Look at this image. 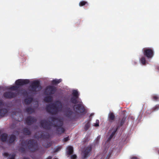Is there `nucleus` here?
Wrapping results in <instances>:
<instances>
[{
  "label": "nucleus",
  "instance_id": "nucleus-1",
  "mask_svg": "<svg viewBox=\"0 0 159 159\" xmlns=\"http://www.w3.org/2000/svg\"><path fill=\"white\" fill-rule=\"evenodd\" d=\"M51 120L52 122L45 120H41L40 121L41 126L46 130H50L53 125L56 128L57 134H61L65 132V129L63 127V122L61 119L55 117H51Z\"/></svg>",
  "mask_w": 159,
  "mask_h": 159
},
{
  "label": "nucleus",
  "instance_id": "nucleus-2",
  "mask_svg": "<svg viewBox=\"0 0 159 159\" xmlns=\"http://www.w3.org/2000/svg\"><path fill=\"white\" fill-rule=\"evenodd\" d=\"M62 108V104L61 102L59 100L47 105L46 107L47 111L53 115L56 114L58 112L61 111Z\"/></svg>",
  "mask_w": 159,
  "mask_h": 159
},
{
  "label": "nucleus",
  "instance_id": "nucleus-3",
  "mask_svg": "<svg viewBox=\"0 0 159 159\" xmlns=\"http://www.w3.org/2000/svg\"><path fill=\"white\" fill-rule=\"evenodd\" d=\"M23 146H27L30 152H33L38 149V145L36 142L33 139H30L23 142Z\"/></svg>",
  "mask_w": 159,
  "mask_h": 159
},
{
  "label": "nucleus",
  "instance_id": "nucleus-4",
  "mask_svg": "<svg viewBox=\"0 0 159 159\" xmlns=\"http://www.w3.org/2000/svg\"><path fill=\"white\" fill-rule=\"evenodd\" d=\"M30 87V91L34 93L39 91L42 89L40 82L38 81H33Z\"/></svg>",
  "mask_w": 159,
  "mask_h": 159
},
{
  "label": "nucleus",
  "instance_id": "nucleus-5",
  "mask_svg": "<svg viewBox=\"0 0 159 159\" xmlns=\"http://www.w3.org/2000/svg\"><path fill=\"white\" fill-rule=\"evenodd\" d=\"M144 55L148 58H151L154 55V51L153 49L150 48H145L143 49Z\"/></svg>",
  "mask_w": 159,
  "mask_h": 159
},
{
  "label": "nucleus",
  "instance_id": "nucleus-6",
  "mask_svg": "<svg viewBox=\"0 0 159 159\" xmlns=\"http://www.w3.org/2000/svg\"><path fill=\"white\" fill-rule=\"evenodd\" d=\"M72 96L70 99V102L73 104H76L79 102V94L76 90H73L72 93Z\"/></svg>",
  "mask_w": 159,
  "mask_h": 159
},
{
  "label": "nucleus",
  "instance_id": "nucleus-7",
  "mask_svg": "<svg viewBox=\"0 0 159 159\" xmlns=\"http://www.w3.org/2000/svg\"><path fill=\"white\" fill-rule=\"evenodd\" d=\"M92 149V147L91 145H89L84 149L82 152L83 159H86L90 156Z\"/></svg>",
  "mask_w": 159,
  "mask_h": 159
},
{
  "label": "nucleus",
  "instance_id": "nucleus-8",
  "mask_svg": "<svg viewBox=\"0 0 159 159\" xmlns=\"http://www.w3.org/2000/svg\"><path fill=\"white\" fill-rule=\"evenodd\" d=\"M66 116L70 120H75L77 119V114L70 110H68L65 112Z\"/></svg>",
  "mask_w": 159,
  "mask_h": 159
},
{
  "label": "nucleus",
  "instance_id": "nucleus-9",
  "mask_svg": "<svg viewBox=\"0 0 159 159\" xmlns=\"http://www.w3.org/2000/svg\"><path fill=\"white\" fill-rule=\"evenodd\" d=\"M57 90L56 87L49 85L47 86L45 90V93L47 95H51L55 93Z\"/></svg>",
  "mask_w": 159,
  "mask_h": 159
},
{
  "label": "nucleus",
  "instance_id": "nucleus-10",
  "mask_svg": "<svg viewBox=\"0 0 159 159\" xmlns=\"http://www.w3.org/2000/svg\"><path fill=\"white\" fill-rule=\"evenodd\" d=\"M17 93L11 91H8L5 92L3 94V97L6 98L11 99L16 97Z\"/></svg>",
  "mask_w": 159,
  "mask_h": 159
},
{
  "label": "nucleus",
  "instance_id": "nucleus-11",
  "mask_svg": "<svg viewBox=\"0 0 159 159\" xmlns=\"http://www.w3.org/2000/svg\"><path fill=\"white\" fill-rule=\"evenodd\" d=\"M73 108L80 113H85V109L84 106L81 104L75 105L73 106Z\"/></svg>",
  "mask_w": 159,
  "mask_h": 159
},
{
  "label": "nucleus",
  "instance_id": "nucleus-12",
  "mask_svg": "<svg viewBox=\"0 0 159 159\" xmlns=\"http://www.w3.org/2000/svg\"><path fill=\"white\" fill-rule=\"evenodd\" d=\"M30 80L28 79H20L17 80L15 82V84L17 86H22L29 83Z\"/></svg>",
  "mask_w": 159,
  "mask_h": 159
},
{
  "label": "nucleus",
  "instance_id": "nucleus-13",
  "mask_svg": "<svg viewBox=\"0 0 159 159\" xmlns=\"http://www.w3.org/2000/svg\"><path fill=\"white\" fill-rule=\"evenodd\" d=\"M37 121L36 119L33 116H29L25 119L26 124L28 125H31Z\"/></svg>",
  "mask_w": 159,
  "mask_h": 159
},
{
  "label": "nucleus",
  "instance_id": "nucleus-14",
  "mask_svg": "<svg viewBox=\"0 0 159 159\" xmlns=\"http://www.w3.org/2000/svg\"><path fill=\"white\" fill-rule=\"evenodd\" d=\"M16 139V136L13 134H11L8 137L7 142L8 144H11L15 142Z\"/></svg>",
  "mask_w": 159,
  "mask_h": 159
},
{
  "label": "nucleus",
  "instance_id": "nucleus-15",
  "mask_svg": "<svg viewBox=\"0 0 159 159\" xmlns=\"http://www.w3.org/2000/svg\"><path fill=\"white\" fill-rule=\"evenodd\" d=\"M115 119V116L113 112L109 113L108 116V120L110 123L113 122Z\"/></svg>",
  "mask_w": 159,
  "mask_h": 159
},
{
  "label": "nucleus",
  "instance_id": "nucleus-16",
  "mask_svg": "<svg viewBox=\"0 0 159 159\" xmlns=\"http://www.w3.org/2000/svg\"><path fill=\"white\" fill-rule=\"evenodd\" d=\"M8 136V134L5 133L2 134L0 136V138L1 141L3 142H7Z\"/></svg>",
  "mask_w": 159,
  "mask_h": 159
},
{
  "label": "nucleus",
  "instance_id": "nucleus-17",
  "mask_svg": "<svg viewBox=\"0 0 159 159\" xmlns=\"http://www.w3.org/2000/svg\"><path fill=\"white\" fill-rule=\"evenodd\" d=\"M40 137L43 139H48L50 137V135L48 133L43 132L42 133Z\"/></svg>",
  "mask_w": 159,
  "mask_h": 159
},
{
  "label": "nucleus",
  "instance_id": "nucleus-18",
  "mask_svg": "<svg viewBox=\"0 0 159 159\" xmlns=\"http://www.w3.org/2000/svg\"><path fill=\"white\" fill-rule=\"evenodd\" d=\"M24 134L25 135H30L31 134L30 131L28 128H24L23 130Z\"/></svg>",
  "mask_w": 159,
  "mask_h": 159
},
{
  "label": "nucleus",
  "instance_id": "nucleus-19",
  "mask_svg": "<svg viewBox=\"0 0 159 159\" xmlns=\"http://www.w3.org/2000/svg\"><path fill=\"white\" fill-rule=\"evenodd\" d=\"M119 128V126L117 125L116 126V127L115 128V129H114V130L112 132L111 134L110 135V137H109V138H108L109 140H110L115 135L118 129Z\"/></svg>",
  "mask_w": 159,
  "mask_h": 159
},
{
  "label": "nucleus",
  "instance_id": "nucleus-20",
  "mask_svg": "<svg viewBox=\"0 0 159 159\" xmlns=\"http://www.w3.org/2000/svg\"><path fill=\"white\" fill-rule=\"evenodd\" d=\"M52 100V97L50 95L45 97L44 99V101L46 102H51Z\"/></svg>",
  "mask_w": 159,
  "mask_h": 159
},
{
  "label": "nucleus",
  "instance_id": "nucleus-21",
  "mask_svg": "<svg viewBox=\"0 0 159 159\" xmlns=\"http://www.w3.org/2000/svg\"><path fill=\"white\" fill-rule=\"evenodd\" d=\"M33 98L32 97H28L25 98L24 100V102L25 104L26 105H28L32 101Z\"/></svg>",
  "mask_w": 159,
  "mask_h": 159
},
{
  "label": "nucleus",
  "instance_id": "nucleus-22",
  "mask_svg": "<svg viewBox=\"0 0 159 159\" xmlns=\"http://www.w3.org/2000/svg\"><path fill=\"white\" fill-rule=\"evenodd\" d=\"M126 117L125 116V115H124L122 119H121L119 121V128L123 125L126 119Z\"/></svg>",
  "mask_w": 159,
  "mask_h": 159
},
{
  "label": "nucleus",
  "instance_id": "nucleus-23",
  "mask_svg": "<svg viewBox=\"0 0 159 159\" xmlns=\"http://www.w3.org/2000/svg\"><path fill=\"white\" fill-rule=\"evenodd\" d=\"M73 152V148L72 147L69 146L67 148V153L68 155L72 154Z\"/></svg>",
  "mask_w": 159,
  "mask_h": 159
},
{
  "label": "nucleus",
  "instance_id": "nucleus-24",
  "mask_svg": "<svg viewBox=\"0 0 159 159\" xmlns=\"http://www.w3.org/2000/svg\"><path fill=\"white\" fill-rule=\"evenodd\" d=\"M25 111L28 114H31L34 112V109L30 107L25 109Z\"/></svg>",
  "mask_w": 159,
  "mask_h": 159
},
{
  "label": "nucleus",
  "instance_id": "nucleus-25",
  "mask_svg": "<svg viewBox=\"0 0 159 159\" xmlns=\"http://www.w3.org/2000/svg\"><path fill=\"white\" fill-rule=\"evenodd\" d=\"M7 109L6 108L0 109V116H4L7 113Z\"/></svg>",
  "mask_w": 159,
  "mask_h": 159
},
{
  "label": "nucleus",
  "instance_id": "nucleus-26",
  "mask_svg": "<svg viewBox=\"0 0 159 159\" xmlns=\"http://www.w3.org/2000/svg\"><path fill=\"white\" fill-rule=\"evenodd\" d=\"M90 127V123L89 120H88L84 126V129L85 131H87Z\"/></svg>",
  "mask_w": 159,
  "mask_h": 159
},
{
  "label": "nucleus",
  "instance_id": "nucleus-27",
  "mask_svg": "<svg viewBox=\"0 0 159 159\" xmlns=\"http://www.w3.org/2000/svg\"><path fill=\"white\" fill-rule=\"evenodd\" d=\"M61 81V79H55L52 81L51 83L53 85H56L60 83Z\"/></svg>",
  "mask_w": 159,
  "mask_h": 159
},
{
  "label": "nucleus",
  "instance_id": "nucleus-28",
  "mask_svg": "<svg viewBox=\"0 0 159 159\" xmlns=\"http://www.w3.org/2000/svg\"><path fill=\"white\" fill-rule=\"evenodd\" d=\"M79 5L80 7H82V6H84L85 5H88V4L87 2L85 1H80V3H79Z\"/></svg>",
  "mask_w": 159,
  "mask_h": 159
},
{
  "label": "nucleus",
  "instance_id": "nucleus-29",
  "mask_svg": "<svg viewBox=\"0 0 159 159\" xmlns=\"http://www.w3.org/2000/svg\"><path fill=\"white\" fill-rule=\"evenodd\" d=\"M140 61L143 65H144L145 64L146 61L144 57H142L140 59Z\"/></svg>",
  "mask_w": 159,
  "mask_h": 159
},
{
  "label": "nucleus",
  "instance_id": "nucleus-30",
  "mask_svg": "<svg viewBox=\"0 0 159 159\" xmlns=\"http://www.w3.org/2000/svg\"><path fill=\"white\" fill-rule=\"evenodd\" d=\"M18 87L17 86H13L11 87L10 88L12 90L16 91L17 90Z\"/></svg>",
  "mask_w": 159,
  "mask_h": 159
},
{
  "label": "nucleus",
  "instance_id": "nucleus-31",
  "mask_svg": "<svg viewBox=\"0 0 159 159\" xmlns=\"http://www.w3.org/2000/svg\"><path fill=\"white\" fill-rule=\"evenodd\" d=\"M52 145V143L50 142H47L46 144H45L44 147L46 148L50 147Z\"/></svg>",
  "mask_w": 159,
  "mask_h": 159
},
{
  "label": "nucleus",
  "instance_id": "nucleus-32",
  "mask_svg": "<svg viewBox=\"0 0 159 159\" xmlns=\"http://www.w3.org/2000/svg\"><path fill=\"white\" fill-rule=\"evenodd\" d=\"M10 156H11V157L9 158V159H15L16 156L15 154L13 153L11 154H10Z\"/></svg>",
  "mask_w": 159,
  "mask_h": 159
},
{
  "label": "nucleus",
  "instance_id": "nucleus-33",
  "mask_svg": "<svg viewBox=\"0 0 159 159\" xmlns=\"http://www.w3.org/2000/svg\"><path fill=\"white\" fill-rule=\"evenodd\" d=\"M159 109V105H157L152 108V109L153 111H156L157 110Z\"/></svg>",
  "mask_w": 159,
  "mask_h": 159
},
{
  "label": "nucleus",
  "instance_id": "nucleus-34",
  "mask_svg": "<svg viewBox=\"0 0 159 159\" xmlns=\"http://www.w3.org/2000/svg\"><path fill=\"white\" fill-rule=\"evenodd\" d=\"M19 150L20 151H21L22 153H24L25 152V148L23 147H20L19 148Z\"/></svg>",
  "mask_w": 159,
  "mask_h": 159
},
{
  "label": "nucleus",
  "instance_id": "nucleus-35",
  "mask_svg": "<svg viewBox=\"0 0 159 159\" xmlns=\"http://www.w3.org/2000/svg\"><path fill=\"white\" fill-rule=\"evenodd\" d=\"M61 149V147H59L57 148H56V149L54 151V152H57L58 151H60Z\"/></svg>",
  "mask_w": 159,
  "mask_h": 159
},
{
  "label": "nucleus",
  "instance_id": "nucleus-36",
  "mask_svg": "<svg viewBox=\"0 0 159 159\" xmlns=\"http://www.w3.org/2000/svg\"><path fill=\"white\" fill-rule=\"evenodd\" d=\"M99 120H96V123H95L94 125L95 126V127H98V126L99 125Z\"/></svg>",
  "mask_w": 159,
  "mask_h": 159
},
{
  "label": "nucleus",
  "instance_id": "nucleus-37",
  "mask_svg": "<svg viewBox=\"0 0 159 159\" xmlns=\"http://www.w3.org/2000/svg\"><path fill=\"white\" fill-rule=\"evenodd\" d=\"M69 140V137H67L64 138L63 140L64 142H66Z\"/></svg>",
  "mask_w": 159,
  "mask_h": 159
},
{
  "label": "nucleus",
  "instance_id": "nucleus-38",
  "mask_svg": "<svg viewBox=\"0 0 159 159\" xmlns=\"http://www.w3.org/2000/svg\"><path fill=\"white\" fill-rule=\"evenodd\" d=\"M77 156L75 155H73L71 156V158L72 159H76V158Z\"/></svg>",
  "mask_w": 159,
  "mask_h": 159
},
{
  "label": "nucleus",
  "instance_id": "nucleus-39",
  "mask_svg": "<svg viewBox=\"0 0 159 159\" xmlns=\"http://www.w3.org/2000/svg\"><path fill=\"white\" fill-rule=\"evenodd\" d=\"M158 98V97L157 96H154L153 97V99L154 100H157Z\"/></svg>",
  "mask_w": 159,
  "mask_h": 159
},
{
  "label": "nucleus",
  "instance_id": "nucleus-40",
  "mask_svg": "<svg viewBox=\"0 0 159 159\" xmlns=\"http://www.w3.org/2000/svg\"><path fill=\"white\" fill-rule=\"evenodd\" d=\"M9 155L10 156V155L7 152H5L3 154V156L6 157H8Z\"/></svg>",
  "mask_w": 159,
  "mask_h": 159
},
{
  "label": "nucleus",
  "instance_id": "nucleus-41",
  "mask_svg": "<svg viewBox=\"0 0 159 159\" xmlns=\"http://www.w3.org/2000/svg\"><path fill=\"white\" fill-rule=\"evenodd\" d=\"M130 159H138V157H133Z\"/></svg>",
  "mask_w": 159,
  "mask_h": 159
},
{
  "label": "nucleus",
  "instance_id": "nucleus-42",
  "mask_svg": "<svg viewBox=\"0 0 159 159\" xmlns=\"http://www.w3.org/2000/svg\"><path fill=\"white\" fill-rule=\"evenodd\" d=\"M3 105V103L0 100V107H1Z\"/></svg>",
  "mask_w": 159,
  "mask_h": 159
},
{
  "label": "nucleus",
  "instance_id": "nucleus-43",
  "mask_svg": "<svg viewBox=\"0 0 159 159\" xmlns=\"http://www.w3.org/2000/svg\"><path fill=\"white\" fill-rule=\"evenodd\" d=\"M52 158V157L51 156H48L46 159H51Z\"/></svg>",
  "mask_w": 159,
  "mask_h": 159
},
{
  "label": "nucleus",
  "instance_id": "nucleus-44",
  "mask_svg": "<svg viewBox=\"0 0 159 159\" xmlns=\"http://www.w3.org/2000/svg\"><path fill=\"white\" fill-rule=\"evenodd\" d=\"M23 159H30V158L28 157H24L23 158Z\"/></svg>",
  "mask_w": 159,
  "mask_h": 159
},
{
  "label": "nucleus",
  "instance_id": "nucleus-45",
  "mask_svg": "<svg viewBox=\"0 0 159 159\" xmlns=\"http://www.w3.org/2000/svg\"><path fill=\"white\" fill-rule=\"evenodd\" d=\"M99 138H100L99 137H98L97 139V141H98L99 139Z\"/></svg>",
  "mask_w": 159,
  "mask_h": 159
},
{
  "label": "nucleus",
  "instance_id": "nucleus-46",
  "mask_svg": "<svg viewBox=\"0 0 159 159\" xmlns=\"http://www.w3.org/2000/svg\"><path fill=\"white\" fill-rule=\"evenodd\" d=\"M157 70H159V66H157Z\"/></svg>",
  "mask_w": 159,
  "mask_h": 159
},
{
  "label": "nucleus",
  "instance_id": "nucleus-47",
  "mask_svg": "<svg viewBox=\"0 0 159 159\" xmlns=\"http://www.w3.org/2000/svg\"><path fill=\"white\" fill-rule=\"evenodd\" d=\"M157 152H158V154H159V150H158Z\"/></svg>",
  "mask_w": 159,
  "mask_h": 159
},
{
  "label": "nucleus",
  "instance_id": "nucleus-48",
  "mask_svg": "<svg viewBox=\"0 0 159 159\" xmlns=\"http://www.w3.org/2000/svg\"><path fill=\"white\" fill-rule=\"evenodd\" d=\"M53 159H58L57 158H54Z\"/></svg>",
  "mask_w": 159,
  "mask_h": 159
},
{
  "label": "nucleus",
  "instance_id": "nucleus-49",
  "mask_svg": "<svg viewBox=\"0 0 159 159\" xmlns=\"http://www.w3.org/2000/svg\"><path fill=\"white\" fill-rule=\"evenodd\" d=\"M32 157V158L33 159H34V158L33 157Z\"/></svg>",
  "mask_w": 159,
  "mask_h": 159
},
{
  "label": "nucleus",
  "instance_id": "nucleus-50",
  "mask_svg": "<svg viewBox=\"0 0 159 159\" xmlns=\"http://www.w3.org/2000/svg\"><path fill=\"white\" fill-rule=\"evenodd\" d=\"M92 114H91L90 115V116H92Z\"/></svg>",
  "mask_w": 159,
  "mask_h": 159
},
{
  "label": "nucleus",
  "instance_id": "nucleus-51",
  "mask_svg": "<svg viewBox=\"0 0 159 159\" xmlns=\"http://www.w3.org/2000/svg\"><path fill=\"white\" fill-rule=\"evenodd\" d=\"M1 87H0V90H1Z\"/></svg>",
  "mask_w": 159,
  "mask_h": 159
}]
</instances>
